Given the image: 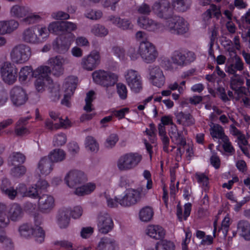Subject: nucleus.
<instances>
[{"instance_id":"nucleus-31","label":"nucleus","mask_w":250,"mask_h":250,"mask_svg":"<svg viewBox=\"0 0 250 250\" xmlns=\"http://www.w3.org/2000/svg\"><path fill=\"white\" fill-rule=\"evenodd\" d=\"M237 232L245 240H250V224L246 221H240L237 224Z\"/></svg>"},{"instance_id":"nucleus-22","label":"nucleus","mask_w":250,"mask_h":250,"mask_svg":"<svg viewBox=\"0 0 250 250\" xmlns=\"http://www.w3.org/2000/svg\"><path fill=\"white\" fill-rule=\"evenodd\" d=\"M66 59L61 56H56L50 58L47 63L52 67L53 74L55 76H60L64 72L63 65L66 63Z\"/></svg>"},{"instance_id":"nucleus-17","label":"nucleus","mask_w":250,"mask_h":250,"mask_svg":"<svg viewBox=\"0 0 250 250\" xmlns=\"http://www.w3.org/2000/svg\"><path fill=\"white\" fill-rule=\"evenodd\" d=\"M147 79L151 84L158 88L162 87L165 83L166 78L164 72L158 66L149 68Z\"/></svg>"},{"instance_id":"nucleus-6","label":"nucleus","mask_w":250,"mask_h":250,"mask_svg":"<svg viewBox=\"0 0 250 250\" xmlns=\"http://www.w3.org/2000/svg\"><path fill=\"white\" fill-rule=\"evenodd\" d=\"M142 160L141 154L128 152L121 155L117 160L116 166L120 171H128L136 167Z\"/></svg>"},{"instance_id":"nucleus-53","label":"nucleus","mask_w":250,"mask_h":250,"mask_svg":"<svg viewBox=\"0 0 250 250\" xmlns=\"http://www.w3.org/2000/svg\"><path fill=\"white\" fill-rule=\"evenodd\" d=\"M198 183L204 190L208 189V178L204 173H198L195 175Z\"/></svg>"},{"instance_id":"nucleus-54","label":"nucleus","mask_w":250,"mask_h":250,"mask_svg":"<svg viewBox=\"0 0 250 250\" xmlns=\"http://www.w3.org/2000/svg\"><path fill=\"white\" fill-rule=\"evenodd\" d=\"M38 32L37 38L39 39V43L45 41L48 38L50 33L48 29H47L45 26L39 27Z\"/></svg>"},{"instance_id":"nucleus-35","label":"nucleus","mask_w":250,"mask_h":250,"mask_svg":"<svg viewBox=\"0 0 250 250\" xmlns=\"http://www.w3.org/2000/svg\"><path fill=\"white\" fill-rule=\"evenodd\" d=\"M28 13L29 10L27 7L18 4L12 6L10 11L12 17L18 19L25 17Z\"/></svg>"},{"instance_id":"nucleus-27","label":"nucleus","mask_w":250,"mask_h":250,"mask_svg":"<svg viewBox=\"0 0 250 250\" xmlns=\"http://www.w3.org/2000/svg\"><path fill=\"white\" fill-rule=\"evenodd\" d=\"M51 72V68L47 65H42L34 70L33 77L35 78L44 79L45 81L52 80L50 75Z\"/></svg>"},{"instance_id":"nucleus-33","label":"nucleus","mask_w":250,"mask_h":250,"mask_svg":"<svg viewBox=\"0 0 250 250\" xmlns=\"http://www.w3.org/2000/svg\"><path fill=\"white\" fill-rule=\"evenodd\" d=\"M68 208H64L59 211L57 217V222L60 228H66L69 222Z\"/></svg>"},{"instance_id":"nucleus-25","label":"nucleus","mask_w":250,"mask_h":250,"mask_svg":"<svg viewBox=\"0 0 250 250\" xmlns=\"http://www.w3.org/2000/svg\"><path fill=\"white\" fill-rule=\"evenodd\" d=\"M53 167L50 160L47 157L40 159L37 165L36 172L40 175L46 176L52 170Z\"/></svg>"},{"instance_id":"nucleus-41","label":"nucleus","mask_w":250,"mask_h":250,"mask_svg":"<svg viewBox=\"0 0 250 250\" xmlns=\"http://www.w3.org/2000/svg\"><path fill=\"white\" fill-rule=\"evenodd\" d=\"M91 33L98 37H104L108 34V30L104 25L97 24L93 25L90 30Z\"/></svg>"},{"instance_id":"nucleus-43","label":"nucleus","mask_w":250,"mask_h":250,"mask_svg":"<svg viewBox=\"0 0 250 250\" xmlns=\"http://www.w3.org/2000/svg\"><path fill=\"white\" fill-rule=\"evenodd\" d=\"M191 208V204L189 203H187L184 206V212L182 214V209L179 205L177 206V216L180 221H182L183 219L186 220L189 216Z\"/></svg>"},{"instance_id":"nucleus-32","label":"nucleus","mask_w":250,"mask_h":250,"mask_svg":"<svg viewBox=\"0 0 250 250\" xmlns=\"http://www.w3.org/2000/svg\"><path fill=\"white\" fill-rule=\"evenodd\" d=\"M116 247L115 241L111 238L104 237L101 239L97 246V250H115Z\"/></svg>"},{"instance_id":"nucleus-49","label":"nucleus","mask_w":250,"mask_h":250,"mask_svg":"<svg viewBox=\"0 0 250 250\" xmlns=\"http://www.w3.org/2000/svg\"><path fill=\"white\" fill-rule=\"evenodd\" d=\"M25 160L24 156L19 152H14L10 157L11 164L14 166L21 165Z\"/></svg>"},{"instance_id":"nucleus-18","label":"nucleus","mask_w":250,"mask_h":250,"mask_svg":"<svg viewBox=\"0 0 250 250\" xmlns=\"http://www.w3.org/2000/svg\"><path fill=\"white\" fill-rule=\"evenodd\" d=\"M114 227V223L110 215L106 212H101L97 218L98 230L102 233L106 234L111 231Z\"/></svg>"},{"instance_id":"nucleus-37","label":"nucleus","mask_w":250,"mask_h":250,"mask_svg":"<svg viewBox=\"0 0 250 250\" xmlns=\"http://www.w3.org/2000/svg\"><path fill=\"white\" fill-rule=\"evenodd\" d=\"M209 126L210 127V133L213 139L222 140L224 138L227 137L224 133L223 127L219 125L211 123Z\"/></svg>"},{"instance_id":"nucleus-21","label":"nucleus","mask_w":250,"mask_h":250,"mask_svg":"<svg viewBox=\"0 0 250 250\" xmlns=\"http://www.w3.org/2000/svg\"><path fill=\"white\" fill-rule=\"evenodd\" d=\"M137 24L140 28L149 31L154 32L162 30L160 23L145 16L138 17Z\"/></svg>"},{"instance_id":"nucleus-14","label":"nucleus","mask_w":250,"mask_h":250,"mask_svg":"<svg viewBox=\"0 0 250 250\" xmlns=\"http://www.w3.org/2000/svg\"><path fill=\"white\" fill-rule=\"evenodd\" d=\"M171 8L170 3L168 0H158L152 4V12L157 18L166 21L170 17Z\"/></svg>"},{"instance_id":"nucleus-38","label":"nucleus","mask_w":250,"mask_h":250,"mask_svg":"<svg viewBox=\"0 0 250 250\" xmlns=\"http://www.w3.org/2000/svg\"><path fill=\"white\" fill-rule=\"evenodd\" d=\"M49 159L52 163H58L63 161L66 157L65 151L59 148H56L51 151L49 155Z\"/></svg>"},{"instance_id":"nucleus-30","label":"nucleus","mask_w":250,"mask_h":250,"mask_svg":"<svg viewBox=\"0 0 250 250\" xmlns=\"http://www.w3.org/2000/svg\"><path fill=\"white\" fill-rule=\"evenodd\" d=\"M168 133L172 141L175 144L179 146L185 144V139L182 136L181 133L178 130L175 125H172L170 126Z\"/></svg>"},{"instance_id":"nucleus-8","label":"nucleus","mask_w":250,"mask_h":250,"mask_svg":"<svg viewBox=\"0 0 250 250\" xmlns=\"http://www.w3.org/2000/svg\"><path fill=\"white\" fill-rule=\"evenodd\" d=\"M147 193L146 188H128L125 191L124 195L121 196L120 205L123 207L133 205L139 202Z\"/></svg>"},{"instance_id":"nucleus-60","label":"nucleus","mask_w":250,"mask_h":250,"mask_svg":"<svg viewBox=\"0 0 250 250\" xmlns=\"http://www.w3.org/2000/svg\"><path fill=\"white\" fill-rule=\"evenodd\" d=\"M112 53L120 60H124L125 58V50L123 47L120 46H114L112 48Z\"/></svg>"},{"instance_id":"nucleus-26","label":"nucleus","mask_w":250,"mask_h":250,"mask_svg":"<svg viewBox=\"0 0 250 250\" xmlns=\"http://www.w3.org/2000/svg\"><path fill=\"white\" fill-rule=\"evenodd\" d=\"M217 229V221L214 222V229L213 236L209 235H206L205 232L201 230L196 231V236L197 238L201 239L200 244L203 246H209L213 243L214 238L215 237V232Z\"/></svg>"},{"instance_id":"nucleus-64","label":"nucleus","mask_w":250,"mask_h":250,"mask_svg":"<svg viewBox=\"0 0 250 250\" xmlns=\"http://www.w3.org/2000/svg\"><path fill=\"white\" fill-rule=\"evenodd\" d=\"M33 230L34 229L30 228L27 225H23L19 228V232L21 235L25 237L32 234Z\"/></svg>"},{"instance_id":"nucleus-28","label":"nucleus","mask_w":250,"mask_h":250,"mask_svg":"<svg viewBox=\"0 0 250 250\" xmlns=\"http://www.w3.org/2000/svg\"><path fill=\"white\" fill-rule=\"evenodd\" d=\"M243 83V80L238 75H234L231 78L230 86L232 89L238 91V93H244L246 96H248L250 91L246 87L242 86Z\"/></svg>"},{"instance_id":"nucleus-50","label":"nucleus","mask_w":250,"mask_h":250,"mask_svg":"<svg viewBox=\"0 0 250 250\" xmlns=\"http://www.w3.org/2000/svg\"><path fill=\"white\" fill-rule=\"evenodd\" d=\"M32 235L34 236L36 242L41 243L44 241L45 233L41 227L36 226L34 228Z\"/></svg>"},{"instance_id":"nucleus-23","label":"nucleus","mask_w":250,"mask_h":250,"mask_svg":"<svg viewBox=\"0 0 250 250\" xmlns=\"http://www.w3.org/2000/svg\"><path fill=\"white\" fill-rule=\"evenodd\" d=\"M145 232L146 235L155 240H162L166 235V230L159 225H148L146 228Z\"/></svg>"},{"instance_id":"nucleus-58","label":"nucleus","mask_w":250,"mask_h":250,"mask_svg":"<svg viewBox=\"0 0 250 250\" xmlns=\"http://www.w3.org/2000/svg\"><path fill=\"white\" fill-rule=\"evenodd\" d=\"M67 141L66 135L62 133H59L55 135L53 138V145L55 146H59L64 145Z\"/></svg>"},{"instance_id":"nucleus-20","label":"nucleus","mask_w":250,"mask_h":250,"mask_svg":"<svg viewBox=\"0 0 250 250\" xmlns=\"http://www.w3.org/2000/svg\"><path fill=\"white\" fill-rule=\"evenodd\" d=\"M161 121V123L158 125L159 135L162 141L164 151L168 152L169 140L167 135L165 125H173L172 124V117L170 116H165L162 117Z\"/></svg>"},{"instance_id":"nucleus-63","label":"nucleus","mask_w":250,"mask_h":250,"mask_svg":"<svg viewBox=\"0 0 250 250\" xmlns=\"http://www.w3.org/2000/svg\"><path fill=\"white\" fill-rule=\"evenodd\" d=\"M133 25L131 21L127 19H121L118 28L123 30L132 29Z\"/></svg>"},{"instance_id":"nucleus-48","label":"nucleus","mask_w":250,"mask_h":250,"mask_svg":"<svg viewBox=\"0 0 250 250\" xmlns=\"http://www.w3.org/2000/svg\"><path fill=\"white\" fill-rule=\"evenodd\" d=\"M29 119H30V117L21 118L18 121L15 129L16 133L18 135H23L29 133V131L27 128L22 126L21 127L19 126L24 124Z\"/></svg>"},{"instance_id":"nucleus-57","label":"nucleus","mask_w":250,"mask_h":250,"mask_svg":"<svg viewBox=\"0 0 250 250\" xmlns=\"http://www.w3.org/2000/svg\"><path fill=\"white\" fill-rule=\"evenodd\" d=\"M136 11L139 14L148 16L152 12V6L150 7L146 3H143L137 7Z\"/></svg>"},{"instance_id":"nucleus-45","label":"nucleus","mask_w":250,"mask_h":250,"mask_svg":"<svg viewBox=\"0 0 250 250\" xmlns=\"http://www.w3.org/2000/svg\"><path fill=\"white\" fill-rule=\"evenodd\" d=\"M102 196L106 199L107 205L109 208H115L118 204L120 205L121 196L112 198L109 191H105Z\"/></svg>"},{"instance_id":"nucleus-34","label":"nucleus","mask_w":250,"mask_h":250,"mask_svg":"<svg viewBox=\"0 0 250 250\" xmlns=\"http://www.w3.org/2000/svg\"><path fill=\"white\" fill-rule=\"evenodd\" d=\"M191 0H171V8L180 12H185L189 9Z\"/></svg>"},{"instance_id":"nucleus-52","label":"nucleus","mask_w":250,"mask_h":250,"mask_svg":"<svg viewBox=\"0 0 250 250\" xmlns=\"http://www.w3.org/2000/svg\"><path fill=\"white\" fill-rule=\"evenodd\" d=\"M116 90L120 99L124 100L127 98L128 90L125 84L121 83H117Z\"/></svg>"},{"instance_id":"nucleus-42","label":"nucleus","mask_w":250,"mask_h":250,"mask_svg":"<svg viewBox=\"0 0 250 250\" xmlns=\"http://www.w3.org/2000/svg\"><path fill=\"white\" fill-rule=\"evenodd\" d=\"M34 82V86L36 90L38 92H43L45 89L52 85L53 80H49L48 81H45L44 79L36 78Z\"/></svg>"},{"instance_id":"nucleus-3","label":"nucleus","mask_w":250,"mask_h":250,"mask_svg":"<svg viewBox=\"0 0 250 250\" xmlns=\"http://www.w3.org/2000/svg\"><path fill=\"white\" fill-rule=\"evenodd\" d=\"M5 208V206L4 205H0V243L6 244L10 241L2 229L8 225L9 218L13 221H16L21 217L22 210L19 205H12L8 211V216H7L5 211L3 210Z\"/></svg>"},{"instance_id":"nucleus-10","label":"nucleus","mask_w":250,"mask_h":250,"mask_svg":"<svg viewBox=\"0 0 250 250\" xmlns=\"http://www.w3.org/2000/svg\"><path fill=\"white\" fill-rule=\"evenodd\" d=\"M18 69L11 62H4L0 69L1 80L6 84H14L18 78Z\"/></svg>"},{"instance_id":"nucleus-62","label":"nucleus","mask_w":250,"mask_h":250,"mask_svg":"<svg viewBox=\"0 0 250 250\" xmlns=\"http://www.w3.org/2000/svg\"><path fill=\"white\" fill-rule=\"evenodd\" d=\"M103 16L102 12L100 10H91L85 13L86 18L93 20H97L100 19Z\"/></svg>"},{"instance_id":"nucleus-4","label":"nucleus","mask_w":250,"mask_h":250,"mask_svg":"<svg viewBox=\"0 0 250 250\" xmlns=\"http://www.w3.org/2000/svg\"><path fill=\"white\" fill-rule=\"evenodd\" d=\"M9 185V181L7 179H3L2 181L1 188L2 192L11 199H14L17 194L33 198L38 196L39 189L36 187L31 186L27 188L24 185L21 184L19 186L17 190H15Z\"/></svg>"},{"instance_id":"nucleus-15","label":"nucleus","mask_w":250,"mask_h":250,"mask_svg":"<svg viewBox=\"0 0 250 250\" xmlns=\"http://www.w3.org/2000/svg\"><path fill=\"white\" fill-rule=\"evenodd\" d=\"M75 37V35L71 33L57 38L52 43L54 50L58 53H65L69 50Z\"/></svg>"},{"instance_id":"nucleus-47","label":"nucleus","mask_w":250,"mask_h":250,"mask_svg":"<svg viewBox=\"0 0 250 250\" xmlns=\"http://www.w3.org/2000/svg\"><path fill=\"white\" fill-rule=\"evenodd\" d=\"M95 98V92L93 91H90L86 94L85 98V104L83 107V109L88 112H91L93 110L92 102Z\"/></svg>"},{"instance_id":"nucleus-24","label":"nucleus","mask_w":250,"mask_h":250,"mask_svg":"<svg viewBox=\"0 0 250 250\" xmlns=\"http://www.w3.org/2000/svg\"><path fill=\"white\" fill-rule=\"evenodd\" d=\"M38 205L40 209L43 212H49L55 206V200L53 196L43 194L39 199Z\"/></svg>"},{"instance_id":"nucleus-44","label":"nucleus","mask_w":250,"mask_h":250,"mask_svg":"<svg viewBox=\"0 0 250 250\" xmlns=\"http://www.w3.org/2000/svg\"><path fill=\"white\" fill-rule=\"evenodd\" d=\"M156 249V250H175V245L173 241L165 239L157 243Z\"/></svg>"},{"instance_id":"nucleus-59","label":"nucleus","mask_w":250,"mask_h":250,"mask_svg":"<svg viewBox=\"0 0 250 250\" xmlns=\"http://www.w3.org/2000/svg\"><path fill=\"white\" fill-rule=\"evenodd\" d=\"M69 209V214L73 219H78L83 214V210L82 208L80 206L74 207L73 208Z\"/></svg>"},{"instance_id":"nucleus-55","label":"nucleus","mask_w":250,"mask_h":250,"mask_svg":"<svg viewBox=\"0 0 250 250\" xmlns=\"http://www.w3.org/2000/svg\"><path fill=\"white\" fill-rule=\"evenodd\" d=\"M62 21H53L49 23L48 26V29L50 33L55 34L62 31Z\"/></svg>"},{"instance_id":"nucleus-40","label":"nucleus","mask_w":250,"mask_h":250,"mask_svg":"<svg viewBox=\"0 0 250 250\" xmlns=\"http://www.w3.org/2000/svg\"><path fill=\"white\" fill-rule=\"evenodd\" d=\"M153 214L154 211L151 207H145L140 209L139 218L142 222H147L152 219Z\"/></svg>"},{"instance_id":"nucleus-9","label":"nucleus","mask_w":250,"mask_h":250,"mask_svg":"<svg viewBox=\"0 0 250 250\" xmlns=\"http://www.w3.org/2000/svg\"><path fill=\"white\" fill-rule=\"evenodd\" d=\"M160 64L166 70L172 71L178 66L183 67L185 66V54L179 50H175L171 54L170 59H162Z\"/></svg>"},{"instance_id":"nucleus-16","label":"nucleus","mask_w":250,"mask_h":250,"mask_svg":"<svg viewBox=\"0 0 250 250\" xmlns=\"http://www.w3.org/2000/svg\"><path fill=\"white\" fill-rule=\"evenodd\" d=\"M9 95L12 104L16 106H20L25 104L28 100L26 91L20 86L12 87L10 90Z\"/></svg>"},{"instance_id":"nucleus-7","label":"nucleus","mask_w":250,"mask_h":250,"mask_svg":"<svg viewBox=\"0 0 250 250\" xmlns=\"http://www.w3.org/2000/svg\"><path fill=\"white\" fill-rule=\"evenodd\" d=\"M164 28L171 34L184 35L188 32L189 24L182 17H170L165 21Z\"/></svg>"},{"instance_id":"nucleus-19","label":"nucleus","mask_w":250,"mask_h":250,"mask_svg":"<svg viewBox=\"0 0 250 250\" xmlns=\"http://www.w3.org/2000/svg\"><path fill=\"white\" fill-rule=\"evenodd\" d=\"M100 62L101 56L99 52L94 50L82 59L81 65L84 69L92 71L100 64Z\"/></svg>"},{"instance_id":"nucleus-11","label":"nucleus","mask_w":250,"mask_h":250,"mask_svg":"<svg viewBox=\"0 0 250 250\" xmlns=\"http://www.w3.org/2000/svg\"><path fill=\"white\" fill-rule=\"evenodd\" d=\"M31 56L29 46L21 44L14 47L10 52L11 61L17 64H21L27 61Z\"/></svg>"},{"instance_id":"nucleus-61","label":"nucleus","mask_w":250,"mask_h":250,"mask_svg":"<svg viewBox=\"0 0 250 250\" xmlns=\"http://www.w3.org/2000/svg\"><path fill=\"white\" fill-rule=\"evenodd\" d=\"M146 134L148 136L149 139L152 144L155 145L156 142V136L155 134V128L153 124H150L149 128L146 130Z\"/></svg>"},{"instance_id":"nucleus-5","label":"nucleus","mask_w":250,"mask_h":250,"mask_svg":"<svg viewBox=\"0 0 250 250\" xmlns=\"http://www.w3.org/2000/svg\"><path fill=\"white\" fill-rule=\"evenodd\" d=\"M92 78L95 83L106 87V91L108 97L112 96L114 90L109 87L113 86L117 82L118 77L117 74L100 69L92 73Z\"/></svg>"},{"instance_id":"nucleus-13","label":"nucleus","mask_w":250,"mask_h":250,"mask_svg":"<svg viewBox=\"0 0 250 250\" xmlns=\"http://www.w3.org/2000/svg\"><path fill=\"white\" fill-rule=\"evenodd\" d=\"M64 180L69 188L76 189L86 181L87 178L83 172L78 170H73L68 171L66 174Z\"/></svg>"},{"instance_id":"nucleus-51","label":"nucleus","mask_w":250,"mask_h":250,"mask_svg":"<svg viewBox=\"0 0 250 250\" xmlns=\"http://www.w3.org/2000/svg\"><path fill=\"white\" fill-rule=\"evenodd\" d=\"M119 141V137L117 134H110L106 139L104 146L106 148H112L114 147Z\"/></svg>"},{"instance_id":"nucleus-2","label":"nucleus","mask_w":250,"mask_h":250,"mask_svg":"<svg viewBox=\"0 0 250 250\" xmlns=\"http://www.w3.org/2000/svg\"><path fill=\"white\" fill-rule=\"evenodd\" d=\"M127 54L132 60H137L140 56L147 63L154 62L158 56L156 46L148 41L141 42L137 51L134 48L130 47Z\"/></svg>"},{"instance_id":"nucleus-12","label":"nucleus","mask_w":250,"mask_h":250,"mask_svg":"<svg viewBox=\"0 0 250 250\" xmlns=\"http://www.w3.org/2000/svg\"><path fill=\"white\" fill-rule=\"evenodd\" d=\"M126 83L131 91L134 93L140 92L143 88V81L139 73L133 69H128L125 73Z\"/></svg>"},{"instance_id":"nucleus-1","label":"nucleus","mask_w":250,"mask_h":250,"mask_svg":"<svg viewBox=\"0 0 250 250\" xmlns=\"http://www.w3.org/2000/svg\"><path fill=\"white\" fill-rule=\"evenodd\" d=\"M77 82L76 77L70 76L65 79L62 86L58 84H54L50 89L52 96L58 99L61 95L63 94V98L62 101V104L67 107L70 106V99L74 94L77 86Z\"/></svg>"},{"instance_id":"nucleus-29","label":"nucleus","mask_w":250,"mask_h":250,"mask_svg":"<svg viewBox=\"0 0 250 250\" xmlns=\"http://www.w3.org/2000/svg\"><path fill=\"white\" fill-rule=\"evenodd\" d=\"M35 27H32L25 29L22 34V40L26 42L31 44L39 43Z\"/></svg>"},{"instance_id":"nucleus-39","label":"nucleus","mask_w":250,"mask_h":250,"mask_svg":"<svg viewBox=\"0 0 250 250\" xmlns=\"http://www.w3.org/2000/svg\"><path fill=\"white\" fill-rule=\"evenodd\" d=\"M34 70L30 66H24L21 68L18 73L19 81L21 83H24L30 76H33Z\"/></svg>"},{"instance_id":"nucleus-56","label":"nucleus","mask_w":250,"mask_h":250,"mask_svg":"<svg viewBox=\"0 0 250 250\" xmlns=\"http://www.w3.org/2000/svg\"><path fill=\"white\" fill-rule=\"evenodd\" d=\"M41 19V16L38 13H28L23 19V21L28 24H32L39 21Z\"/></svg>"},{"instance_id":"nucleus-46","label":"nucleus","mask_w":250,"mask_h":250,"mask_svg":"<svg viewBox=\"0 0 250 250\" xmlns=\"http://www.w3.org/2000/svg\"><path fill=\"white\" fill-rule=\"evenodd\" d=\"M86 149L91 152L96 153L99 150V146L96 140L91 136L86 137L85 142Z\"/></svg>"},{"instance_id":"nucleus-36","label":"nucleus","mask_w":250,"mask_h":250,"mask_svg":"<svg viewBox=\"0 0 250 250\" xmlns=\"http://www.w3.org/2000/svg\"><path fill=\"white\" fill-rule=\"evenodd\" d=\"M96 188V185L94 183H88L82 186L77 187L75 190L74 193L78 196L88 195L93 192Z\"/></svg>"}]
</instances>
